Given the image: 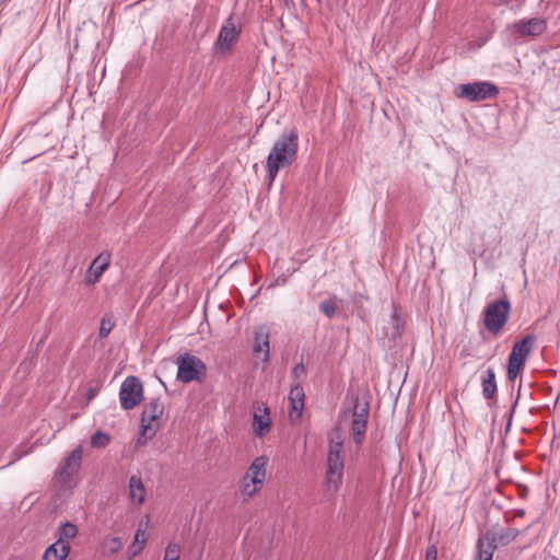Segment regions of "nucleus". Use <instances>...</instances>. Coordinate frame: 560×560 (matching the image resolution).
Segmentation results:
<instances>
[{
	"label": "nucleus",
	"mask_w": 560,
	"mask_h": 560,
	"mask_svg": "<svg viewBox=\"0 0 560 560\" xmlns=\"http://www.w3.org/2000/svg\"><path fill=\"white\" fill-rule=\"evenodd\" d=\"M299 135L295 130L282 135L272 145L266 163L268 179L271 184L281 168L290 166L298 155Z\"/></svg>",
	"instance_id": "f257e3e1"
},
{
	"label": "nucleus",
	"mask_w": 560,
	"mask_h": 560,
	"mask_svg": "<svg viewBox=\"0 0 560 560\" xmlns=\"http://www.w3.org/2000/svg\"><path fill=\"white\" fill-rule=\"evenodd\" d=\"M342 450L341 441L329 442L325 471V493L329 499L336 497L342 485L345 469Z\"/></svg>",
	"instance_id": "f03ea898"
},
{
	"label": "nucleus",
	"mask_w": 560,
	"mask_h": 560,
	"mask_svg": "<svg viewBox=\"0 0 560 560\" xmlns=\"http://www.w3.org/2000/svg\"><path fill=\"white\" fill-rule=\"evenodd\" d=\"M267 464L268 458L266 456H258L249 465L240 488L244 499L253 498L262 488Z\"/></svg>",
	"instance_id": "7ed1b4c3"
},
{
	"label": "nucleus",
	"mask_w": 560,
	"mask_h": 560,
	"mask_svg": "<svg viewBox=\"0 0 560 560\" xmlns=\"http://www.w3.org/2000/svg\"><path fill=\"white\" fill-rule=\"evenodd\" d=\"M511 313V303L508 299L489 303L485 308L483 324L487 330L497 336L506 325Z\"/></svg>",
	"instance_id": "20e7f679"
},
{
	"label": "nucleus",
	"mask_w": 560,
	"mask_h": 560,
	"mask_svg": "<svg viewBox=\"0 0 560 560\" xmlns=\"http://www.w3.org/2000/svg\"><path fill=\"white\" fill-rule=\"evenodd\" d=\"M164 412V405L160 398L151 399L143 408L141 417V433L138 439L139 444H145L152 439L159 428V419Z\"/></svg>",
	"instance_id": "39448f33"
},
{
	"label": "nucleus",
	"mask_w": 560,
	"mask_h": 560,
	"mask_svg": "<svg viewBox=\"0 0 560 560\" xmlns=\"http://www.w3.org/2000/svg\"><path fill=\"white\" fill-rule=\"evenodd\" d=\"M536 343L534 335H526L521 340L514 342L508 362V378L514 381L523 369L532 349Z\"/></svg>",
	"instance_id": "423d86ee"
},
{
	"label": "nucleus",
	"mask_w": 560,
	"mask_h": 560,
	"mask_svg": "<svg viewBox=\"0 0 560 560\" xmlns=\"http://www.w3.org/2000/svg\"><path fill=\"white\" fill-rule=\"evenodd\" d=\"M176 363V377L183 383L201 382L207 375L206 364L196 355L184 353L177 358Z\"/></svg>",
	"instance_id": "0eeeda50"
},
{
	"label": "nucleus",
	"mask_w": 560,
	"mask_h": 560,
	"mask_svg": "<svg viewBox=\"0 0 560 560\" xmlns=\"http://www.w3.org/2000/svg\"><path fill=\"white\" fill-rule=\"evenodd\" d=\"M499 93L495 84L489 81H477L466 84H460L455 94L459 98H465L469 102H480L494 98Z\"/></svg>",
	"instance_id": "6e6552de"
},
{
	"label": "nucleus",
	"mask_w": 560,
	"mask_h": 560,
	"mask_svg": "<svg viewBox=\"0 0 560 560\" xmlns=\"http://www.w3.org/2000/svg\"><path fill=\"white\" fill-rule=\"evenodd\" d=\"M241 32V25L235 22L233 15H230L219 31L214 50L222 55L228 54L237 42Z\"/></svg>",
	"instance_id": "1a4fd4ad"
},
{
	"label": "nucleus",
	"mask_w": 560,
	"mask_h": 560,
	"mask_svg": "<svg viewBox=\"0 0 560 560\" xmlns=\"http://www.w3.org/2000/svg\"><path fill=\"white\" fill-rule=\"evenodd\" d=\"M143 398V387L136 376H128L120 385L119 400L125 410L133 409Z\"/></svg>",
	"instance_id": "9d476101"
},
{
	"label": "nucleus",
	"mask_w": 560,
	"mask_h": 560,
	"mask_svg": "<svg viewBox=\"0 0 560 560\" xmlns=\"http://www.w3.org/2000/svg\"><path fill=\"white\" fill-rule=\"evenodd\" d=\"M369 402L359 397L353 399L351 432L353 440L360 444L364 438L369 417Z\"/></svg>",
	"instance_id": "9b49d317"
},
{
	"label": "nucleus",
	"mask_w": 560,
	"mask_h": 560,
	"mask_svg": "<svg viewBox=\"0 0 560 560\" xmlns=\"http://www.w3.org/2000/svg\"><path fill=\"white\" fill-rule=\"evenodd\" d=\"M271 428L272 421L269 407L264 401H255L253 404V433L255 436L262 439L270 433Z\"/></svg>",
	"instance_id": "f8f14e48"
},
{
	"label": "nucleus",
	"mask_w": 560,
	"mask_h": 560,
	"mask_svg": "<svg viewBox=\"0 0 560 560\" xmlns=\"http://www.w3.org/2000/svg\"><path fill=\"white\" fill-rule=\"evenodd\" d=\"M83 448L77 446L63 460L58 470V478L62 483H69L78 475L82 463Z\"/></svg>",
	"instance_id": "ddd939ff"
},
{
	"label": "nucleus",
	"mask_w": 560,
	"mask_h": 560,
	"mask_svg": "<svg viewBox=\"0 0 560 560\" xmlns=\"http://www.w3.org/2000/svg\"><path fill=\"white\" fill-rule=\"evenodd\" d=\"M511 30L518 36H538L546 30V22L536 18L528 21L520 20L511 26Z\"/></svg>",
	"instance_id": "4468645a"
},
{
	"label": "nucleus",
	"mask_w": 560,
	"mask_h": 560,
	"mask_svg": "<svg viewBox=\"0 0 560 560\" xmlns=\"http://www.w3.org/2000/svg\"><path fill=\"white\" fill-rule=\"evenodd\" d=\"M112 255L109 252L104 250L97 257L94 258L91 266L89 267L86 275V282L93 284L98 281L103 272L107 269L110 264Z\"/></svg>",
	"instance_id": "2eb2a0df"
},
{
	"label": "nucleus",
	"mask_w": 560,
	"mask_h": 560,
	"mask_svg": "<svg viewBox=\"0 0 560 560\" xmlns=\"http://www.w3.org/2000/svg\"><path fill=\"white\" fill-rule=\"evenodd\" d=\"M254 354L256 358L260 359L262 362H267L270 358V347H269V332L265 328H259L255 332L254 339Z\"/></svg>",
	"instance_id": "dca6fc26"
},
{
	"label": "nucleus",
	"mask_w": 560,
	"mask_h": 560,
	"mask_svg": "<svg viewBox=\"0 0 560 560\" xmlns=\"http://www.w3.org/2000/svg\"><path fill=\"white\" fill-rule=\"evenodd\" d=\"M129 498L135 504H142L145 500V488L141 477L132 475L128 482Z\"/></svg>",
	"instance_id": "f3484780"
},
{
	"label": "nucleus",
	"mask_w": 560,
	"mask_h": 560,
	"mask_svg": "<svg viewBox=\"0 0 560 560\" xmlns=\"http://www.w3.org/2000/svg\"><path fill=\"white\" fill-rule=\"evenodd\" d=\"M147 539V530L140 525L136 530L132 542L127 549L126 556L128 560H132L143 550Z\"/></svg>",
	"instance_id": "a211bd4d"
},
{
	"label": "nucleus",
	"mask_w": 560,
	"mask_h": 560,
	"mask_svg": "<svg viewBox=\"0 0 560 560\" xmlns=\"http://www.w3.org/2000/svg\"><path fill=\"white\" fill-rule=\"evenodd\" d=\"M122 546L124 542L120 537L108 535L102 539L100 550L104 557L109 558L118 553L122 549Z\"/></svg>",
	"instance_id": "6ab92c4d"
},
{
	"label": "nucleus",
	"mask_w": 560,
	"mask_h": 560,
	"mask_svg": "<svg viewBox=\"0 0 560 560\" xmlns=\"http://www.w3.org/2000/svg\"><path fill=\"white\" fill-rule=\"evenodd\" d=\"M482 395L486 399H492L497 393L495 372L488 368L481 376Z\"/></svg>",
	"instance_id": "aec40b11"
},
{
	"label": "nucleus",
	"mask_w": 560,
	"mask_h": 560,
	"mask_svg": "<svg viewBox=\"0 0 560 560\" xmlns=\"http://www.w3.org/2000/svg\"><path fill=\"white\" fill-rule=\"evenodd\" d=\"M70 545H62L55 541L45 550L43 560H66L70 553Z\"/></svg>",
	"instance_id": "412c9836"
},
{
	"label": "nucleus",
	"mask_w": 560,
	"mask_h": 560,
	"mask_svg": "<svg viewBox=\"0 0 560 560\" xmlns=\"http://www.w3.org/2000/svg\"><path fill=\"white\" fill-rule=\"evenodd\" d=\"M520 535V530L515 528H502L499 532L492 534L491 538L489 539L491 542L495 544L498 546H505L513 540L516 539V537Z\"/></svg>",
	"instance_id": "4be33fe9"
},
{
	"label": "nucleus",
	"mask_w": 560,
	"mask_h": 560,
	"mask_svg": "<svg viewBox=\"0 0 560 560\" xmlns=\"http://www.w3.org/2000/svg\"><path fill=\"white\" fill-rule=\"evenodd\" d=\"M78 535V527L75 524L66 522L61 524L57 530V540L62 545H70V540L73 539Z\"/></svg>",
	"instance_id": "5701e85b"
},
{
	"label": "nucleus",
	"mask_w": 560,
	"mask_h": 560,
	"mask_svg": "<svg viewBox=\"0 0 560 560\" xmlns=\"http://www.w3.org/2000/svg\"><path fill=\"white\" fill-rule=\"evenodd\" d=\"M385 329H386V335L389 336L392 339H397L402 335L404 322L400 318V316L398 315L396 308L394 310V312L390 316L388 327H386Z\"/></svg>",
	"instance_id": "b1692460"
},
{
	"label": "nucleus",
	"mask_w": 560,
	"mask_h": 560,
	"mask_svg": "<svg viewBox=\"0 0 560 560\" xmlns=\"http://www.w3.org/2000/svg\"><path fill=\"white\" fill-rule=\"evenodd\" d=\"M479 560H492L493 553L497 549V545L491 542L489 539L485 542L479 539L477 542Z\"/></svg>",
	"instance_id": "393cba45"
},
{
	"label": "nucleus",
	"mask_w": 560,
	"mask_h": 560,
	"mask_svg": "<svg viewBox=\"0 0 560 560\" xmlns=\"http://www.w3.org/2000/svg\"><path fill=\"white\" fill-rule=\"evenodd\" d=\"M110 442L109 434L98 430L91 436V445L96 448H104Z\"/></svg>",
	"instance_id": "a878e982"
},
{
	"label": "nucleus",
	"mask_w": 560,
	"mask_h": 560,
	"mask_svg": "<svg viewBox=\"0 0 560 560\" xmlns=\"http://www.w3.org/2000/svg\"><path fill=\"white\" fill-rule=\"evenodd\" d=\"M290 410L289 417L292 421H296L302 417L304 401L299 399H289Z\"/></svg>",
	"instance_id": "bb28decb"
},
{
	"label": "nucleus",
	"mask_w": 560,
	"mask_h": 560,
	"mask_svg": "<svg viewBox=\"0 0 560 560\" xmlns=\"http://www.w3.org/2000/svg\"><path fill=\"white\" fill-rule=\"evenodd\" d=\"M114 326H115V323L113 322V319L109 316L103 317L101 319V324H100V330H98L100 337L106 338L113 330Z\"/></svg>",
	"instance_id": "cd10ccee"
},
{
	"label": "nucleus",
	"mask_w": 560,
	"mask_h": 560,
	"mask_svg": "<svg viewBox=\"0 0 560 560\" xmlns=\"http://www.w3.org/2000/svg\"><path fill=\"white\" fill-rule=\"evenodd\" d=\"M180 547L176 542H170L165 548L164 560H178Z\"/></svg>",
	"instance_id": "c85d7f7f"
},
{
	"label": "nucleus",
	"mask_w": 560,
	"mask_h": 560,
	"mask_svg": "<svg viewBox=\"0 0 560 560\" xmlns=\"http://www.w3.org/2000/svg\"><path fill=\"white\" fill-rule=\"evenodd\" d=\"M288 398L305 400V392L300 382L292 384Z\"/></svg>",
	"instance_id": "c756f323"
},
{
	"label": "nucleus",
	"mask_w": 560,
	"mask_h": 560,
	"mask_svg": "<svg viewBox=\"0 0 560 560\" xmlns=\"http://www.w3.org/2000/svg\"><path fill=\"white\" fill-rule=\"evenodd\" d=\"M319 308L328 318H331L336 313V305L331 301H323Z\"/></svg>",
	"instance_id": "7c9ffc66"
},
{
	"label": "nucleus",
	"mask_w": 560,
	"mask_h": 560,
	"mask_svg": "<svg viewBox=\"0 0 560 560\" xmlns=\"http://www.w3.org/2000/svg\"><path fill=\"white\" fill-rule=\"evenodd\" d=\"M306 374V368L303 363H298L294 365V368L292 369V376L295 378V380H300L301 377H303L304 375Z\"/></svg>",
	"instance_id": "2f4dec72"
},
{
	"label": "nucleus",
	"mask_w": 560,
	"mask_h": 560,
	"mask_svg": "<svg viewBox=\"0 0 560 560\" xmlns=\"http://www.w3.org/2000/svg\"><path fill=\"white\" fill-rule=\"evenodd\" d=\"M430 558H432L433 560L436 559V550L434 547L427 551V560H429Z\"/></svg>",
	"instance_id": "473e14b6"
},
{
	"label": "nucleus",
	"mask_w": 560,
	"mask_h": 560,
	"mask_svg": "<svg viewBox=\"0 0 560 560\" xmlns=\"http://www.w3.org/2000/svg\"><path fill=\"white\" fill-rule=\"evenodd\" d=\"M509 0H494V4L495 5H503L508 2Z\"/></svg>",
	"instance_id": "72a5a7b5"
},
{
	"label": "nucleus",
	"mask_w": 560,
	"mask_h": 560,
	"mask_svg": "<svg viewBox=\"0 0 560 560\" xmlns=\"http://www.w3.org/2000/svg\"><path fill=\"white\" fill-rule=\"evenodd\" d=\"M23 455H16L15 458H13L10 463H8L4 467L11 465L13 462L20 459Z\"/></svg>",
	"instance_id": "f704fd0d"
},
{
	"label": "nucleus",
	"mask_w": 560,
	"mask_h": 560,
	"mask_svg": "<svg viewBox=\"0 0 560 560\" xmlns=\"http://www.w3.org/2000/svg\"><path fill=\"white\" fill-rule=\"evenodd\" d=\"M524 514H525V513H524V511H523V510H521V511H518V512H517V515H520V516H523Z\"/></svg>",
	"instance_id": "c9c22d12"
}]
</instances>
